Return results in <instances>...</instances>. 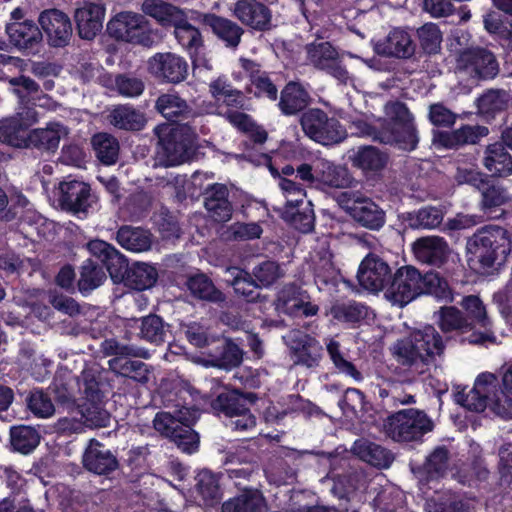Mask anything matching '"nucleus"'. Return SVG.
<instances>
[{
  "label": "nucleus",
  "instance_id": "6",
  "mask_svg": "<svg viewBox=\"0 0 512 512\" xmlns=\"http://www.w3.org/2000/svg\"><path fill=\"white\" fill-rule=\"evenodd\" d=\"M300 125L307 137L322 145L338 144L347 137L340 121L319 108L305 111L300 117Z\"/></svg>",
  "mask_w": 512,
  "mask_h": 512
},
{
  "label": "nucleus",
  "instance_id": "43",
  "mask_svg": "<svg viewBox=\"0 0 512 512\" xmlns=\"http://www.w3.org/2000/svg\"><path fill=\"white\" fill-rule=\"evenodd\" d=\"M28 125L23 123L20 114L7 120L0 126V142L17 148L29 147Z\"/></svg>",
  "mask_w": 512,
  "mask_h": 512
},
{
  "label": "nucleus",
  "instance_id": "56",
  "mask_svg": "<svg viewBox=\"0 0 512 512\" xmlns=\"http://www.w3.org/2000/svg\"><path fill=\"white\" fill-rule=\"evenodd\" d=\"M157 277V271L153 266L147 263L137 262L130 268L127 281L134 289L144 290L152 287Z\"/></svg>",
  "mask_w": 512,
  "mask_h": 512
},
{
  "label": "nucleus",
  "instance_id": "40",
  "mask_svg": "<svg viewBox=\"0 0 512 512\" xmlns=\"http://www.w3.org/2000/svg\"><path fill=\"white\" fill-rule=\"evenodd\" d=\"M118 243L126 250L144 252L151 248V234L140 227L123 226L117 232Z\"/></svg>",
  "mask_w": 512,
  "mask_h": 512
},
{
  "label": "nucleus",
  "instance_id": "55",
  "mask_svg": "<svg viewBox=\"0 0 512 512\" xmlns=\"http://www.w3.org/2000/svg\"><path fill=\"white\" fill-rule=\"evenodd\" d=\"M421 282V294H431L446 303L453 301L452 290L447 280L441 277L439 273L428 272L422 275Z\"/></svg>",
  "mask_w": 512,
  "mask_h": 512
},
{
  "label": "nucleus",
  "instance_id": "18",
  "mask_svg": "<svg viewBox=\"0 0 512 512\" xmlns=\"http://www.w3.org/2000/svg\"><path fill=\"white\" fill-rule=\"evenodd\" d=\"M59 203L74 214L86 212L92 203L90 186L82 181L69 180L59 183Z\"/></svg>",
  "mask_w": 512,
  "mask_h": 512
},
{
  "label": "nucleus",
  "instance_id": "44",
  "mask_svg": "<svg viewBox=\"0 0 512 512\" xmlns=\"http://www.w3.org/2000/svg\"><path fill=\"white\" fill-rule=\"evenodd\" d=\"M437 324L444 333H464L471 330V322L464 313L455 306H444L437 312Z\"/></svg>",
  "mask_w": 512,
  "mask_h": 512
},
{
  "label": "nucleus",
  "instance_id": "53",
  "mask_svg": "<svg viewBox=\"0 0 512 512\" xmlns=\"http://www.w3.org/2000/svg\"><path fill=\"white\" fill-rule=\"evenodd\" d=\"M311 267L316 283L328 284L337 276V269L332 261V254L324 248L312 256Z\"/></svg>",
  "mask_w": 512,
  "mask_h": 512
},
{
  "label": "nucleus",
  "instance_id": "34",
  "mask_svg": "<svg viewBox=\"0 0 512 512\" xmlns=\"http://www.w3.org/2000/svg\"><path fill=\"white\" fill-rule=\"evenodd\" d=\"M483 165L495 176L507 177L512 174V156L502 143H493L487 146Z\"/></svg>",
  "mask_w": 512,
  "mask_h": 512
},
{
  "label": "nucleus",
  "instance_id": "11",
  "mask_svg": "<svg viewBox=\"0 0 512 512\" xmlns=\"http://www.w3.org/2000/svg\"><path fill=\"white\" fill-rule=\"evenodd\" d=\"M278 312L292 317H311L318 313V305L311 302L309 293L295 284H286L275 300Z\"/></svg>",
  "mask_w": 512,
  "mask_h": 512
},
{
  "label": "nucleus",
  "instance_id": "31",
  "mask_svg": "<svg viewBox=\"0 0 512 512\" xmlns=\"http://www.w3.org/2000/svg\"><path fill=\"white\" fill-rule=\"evenodd\" d=\"M351 451L361 460L378 468H388L394 460L387 449L364 438L356 440Z\"/></svg>",
  "mask_w": 512,
  "mask_h": 512
},
{
  "label": "nucleus",
  "instance_id": "10",
  "mask_svg": "<svg viewBox=\"0 0 512 512\" xmlns=\"http://www.w3.org/2000/svg\"><path fill=\"white\" fill-rule=\"evenodd\" d=\"M422 274L412 266L399 268L385 291V297L394 305L404 306L421 295Z\"/></svg>",
  "mask_w": 512,
  "mask_h": 512
},
{
  "label": "nucleus",
  "instance_id": "48",
  "mask_svg": "<svg viewBox=\"0 0 512 512\" xmlns=\"http://www.w3.org/2000/svg\"><path fill=\"white\" fill-rule=\"evenodd\" d=\"M307 59L311 65L320 70L331 68L339 58L336 49L329 42H314L306 47Z\"/></svg>",
  "mask_w": 512,
  "mask_h": 512
},
{
  "label": "nucleus",
  "instance_id": "30",
  "mask_svg": "<svg viewBox=\"0 0 512 512\" xmlns=\"http://www.w3.org/2000/svg\"><path fill=\"white\" fill-rule=\"evenodd\" d=\"M141 11L164 28L172 27L174 22L179 21L185 12L180 7L165 0H143Z\"/></svg>",
  "mask_w": 512,
  "mask_h": 512
},
{
  "label": "nucleus",
  "instance_id": "24",
  "mask_svg": "<svg viewBox=\"0 0 512 512\" xmlns=\"http://www.w3.org/2000/svg\"><path fill=\"white\" fill-rule=\"evenodd\" d=\"M315 175L317 187L347 188L353 183L347 168L323 158L315 161Z\"/></svg>",
  "mask_w": 512,
  "mask_h": 512
},
{
  "label": "nucleus",
  "instance_id": "26",
  "mask_svg": "<svg viewBox=\"0 0 512 512\" xmlns=\"http://www.w3.org/2000/svg\"><path fill=\"white\" fill-rule=\"evenodd\" d=\"M411 336L427 366L434 363L436 356H441L444 353L445 343L433 326L429 325L416 330Z\"/></svg>",
  "mask_w": 512,
  "mask_h": 512
},
{
  "label": "nucleus",
  "instance_id": "41",
  "mask_svg": "<svg viewBox=\"0 0 512 512\" xmlns=\"http://www.w3.org/2000/svg\"><path fill=\"white\" fill-rule=\"evenodd\" d=\"M392 354L400 364L409 366L418 373H423L427 367L412 337L398 340L392 347Z\"/></svg>",
  "mask_w": 512,
  "mask_h": 512
},
{
  "label": "nucleus",
  "instance_id": "29",
  "mask_svg": "<svg viewBox=\"0 0 512 512\" xmlns=\"http://www.w3.org/2000/svg\"><path fill=\"white\" fill-rule=\"evenodd\" d=\"M488 133L489 130L485 126L464 125L453 131L440 132L437 142L445 148L456 149L463 145L475 144Z\"/></svg>",
  "mask_w": 512,
  "mask_h": 512
},
{
  "label": "nucleus",
  "instance_id": "35",
  "mask_svg": "<svg viewBox=\"0 0 512 512\" xmlns=\"http://www.w3.org/2000/svg\"><path fill=\"white\" fill-rule=\"evenodd\" d=\"M310 103V96L302 85L289 82L281 92L279 108L285 115H294Z\"/></svg>",
  "mask_w": 512,
  "mask_h": 512
},
{
  "label": "nucleus",
  "instance_id": "45",
  "mask_svg": "<svg viewBox=\"0 0 512 512\" xmlns=\"http://www.w3.org/2000/svg\"><path fill=\"white\" fill-rule=\"evenodd\" d=\"M108 363L112 371L124 377H129L143 384L150 380L151 371L148 365L141 361L114 357Z\"/></svg>",
  "mask_w": 512,
  "mask_h": 512
},
{
  "label": "nucleus",
  "instance_id": "5",
  "mask_svg": "<svg viewBox=\"0 0 512 512\" xmlns=\"http://www.w3.org/2000/svg\"><path fill=\"white\" fill-rule=\"evenodd\" d=\"M456 74L459 78L472 82L493 79L499 73L495 55L483 47H470L461 50L456 58Z\"/></svg>",
  "mask_w": 512,
  "mask_h": 512
},
{
  "label": "nucleus",
  "instance_id": "28",
  "mask_svg": "<svg viewBox=\"0 0 512 512\" xmlns=\"http://www.w3.org/2000/svg\"><path fill=\"white\" fill-rule=\"evenodd\" d=\"M69 129L61 123L51 122L44 128L29 132L28 145L40 150L55 152L61 139L68 136Z\"/></svg>",
  "mask_w": 512,
  "mask_h": 512
},
{
  "label": "nucleus",
  "instance_id": "33",
  "mask_svg": "<svg viewBox=\"0 0 512 512\" xmlns=\"http://www.w3.org/2000/svg\"><path fill=\"white\" fill-rule=\"evenodd\" d=\"M91 255L98 258L105 266L111 277L126 269L127 263L124 256L111 244L102 240H92L87 244Z\"/></svg>",
  "mask_w": 512,
  "mask_h": 512
},
{
  "label": "nucleus",
  "instance_id": "42",
  "mask_svg": "<svg viewBox=\"0 0 512 512\" xmlns=\"http://www.w3.org/2000/svg\"><path fill=\"white\" fill-rule=\"evenodd\" d=\"M108 120L111 125L124 130H140L146 123L144 115L129 105H118L114 107Z\"/></svg>",
  "mask_w": 512,
  "mask_h": 512
},
{
  "label": "nucleus",
  "instance_id": "49",
  "mask_svg": "<svg viewBox=\"0 0 512 512\" xmlns=\"http://www.w3.org/2000/svg\"><path fill=\"white\" fill-rule=\"evenodd\" d=\"M96 157L105 165L114 164L119 155L117 139L108 133H97L91 140Z\"/></svg>",
  "mask_w": 512,
  "mask_h": 512
},
{
  "label": "nucleus",
  "instance_id": "63",
  "mask_svg": "<svg viewBox=\"0 0 512 512\" xmlns=\"http://www.w3.org/2000/svg\"><path fill=\"white\" fill-rule=\"evenodd\" d=\"M12 86V93L16 95L20 102H33L38 94H41L40 86L27 76L13 77L8 80Z\"/></svg>",
  "mask_w": 512,
  "mask_h": 512
},
{
  "label": "nucleus",
  "instance_id": "57",
  "mask_svg": "<svg viewBox=\"0 0 512 512\" xmlns=\"http://www.w3.org/2000/svg\"><path fill=\"white\" fill-rule=\"evenodd\" d=\"M11 445L23 454L31 452L40 441L38 432L29 426L13 427L10 431Z\"/></svg>",
  "mask_w": 512,
  "mask_h": 512
},
{
  "label": "nucleus",
  "instance_id": "54",
  "mask_svg": "<svg viewBox=\"0 0 512 512\" xmlns=\"http://www.w3.org/2000/svg\"><path fill=\"white\" fill-rule=\"evenodd\" d=\"M105 280L106 273L103 268L88 259L81 267L80 278L78 280L79 291L82 294L89 293L99 287Z\"/></svg>",
  "mask_w": 512,
  "mask_h": 512
},
{
  "label": "nucleus",
  "instance_id": "27",
  "mask_svg": "<svg viewBox=\"0 0 512 512\" xmlns=\"http://www.w3.org/2000/svg\"><path fill=\"white\" fill-rule=\"evenodd\" d=\"M384 144L396 145L405 151L414 150L419 142L418 133L413 121L395 126H384L378 136Z\"/></svg>",
  "mask_w": 512,
  "mask_h": 512
},
{
  "label": "nucleus",
  "instance_id": "12",
  "mask_svg": "<svg viewBox=\"0 0 512 512\" xmlns=\"http://www.w3.org/2000/svg\"><path fill=\"white\" fill-rule=\"evenodd\" d=\"M246 398L237 391H225L217 396L214 407L231 418L229 425L244 432L255 429L256 418L244 406Z\"/></svg>",
  "mask_w": 512,
  "mask_h": 512
},
{
  "label": "nucleus",
  "instance_id": "16",
  "mask_svg": "<svg viewBox=\"0 0 512 512\" xmlns=\"http://www.w3.org/2000/svg\"><path fill=\"white\" fill-rule=\"evenodd\" d=\"M498 386L497 377L490 372L478 375L468 393L459 392L456 401L468 410L482 412L488 407L489 395Z\"/></svg>",
  "mask_w": 512,
  "mask_h": 512
},
{
  "label": "nucleus",
  "instance_id": "19",
  "mask_svg": "<svg viewBox=\"0 0 512 512\" xmlns=\"http://www.w3.org/2000/svg\"><path fill=\"white\" fill-rule=\"evenodd\" d=\"M104 17V5L94 2H84L74 13L79 36L87 40L95 38L103 28Z\"/></svg>",
  "mask_w": 512,
  "mask_h": 512
},
{
  "label": "nucleus",
  "instance_id": "3",
  "mask_svg": "<svg viewBox=\"0 0 512 512\" xmlns=\"http://www.w3.org/2000/svg\"><path fill=\"white\" fill-rule=\"evenodd\" d=\"M160 146L159 154L167 166L182 164L192 157L196 133L188 126L159 125L154 129Z\"/></svg>",
  "mask_w": 512,
  "mask_h": 512
},
{
  "label": "nucleus",
  "instance_id": "15",
  "mask_svg": "<svg viewBox=\"0 0 512 512\" xmlns=\"http://www.w3.org/2000/svg\"><path fill=\"white\" fill-rule=\"evenodd\" d=\"M39 23L51 46L64 47L69 43L72 24L64 12L58 9L46 10L40 14Z\"/></svg>",
  "mask_w": 512,
  "mask_h": 512
},
{
  "label": "nucleus",
  "instance_id": "38",
  "mask_svg": "<svg viewBox=\"0 0 512 512\" xmlns=\"http://www.w3.org/2000/svg\"><path fill=\"white\" fill-rule=\"evenodd\" d=\"M350 159L354 167L368 173L382 170L387 164L388 156L373 146H363Z\"/></svg>",
  "mask_w": 512,
  "mask_h": 512
},
{
  "label": "nucleus",
  "instance_id": "21",
  "mask_svg": "<svg viewBox=\"0 0 512 512\" xmlns=\"http://www.w3.org/2000/svg\"><path fill=\"white\" fill-rule=\"evenodd\" d=\"M83 466L89 472L106 475L118 467L116 456L103 444L91 439L82 457Z\"/></svg>",
  "mask_w": 512,
  "mask_h": 512
},
{
  "label": "nucleus",
  "instance_id": "7",
  "mask_svg": "<svg viewBox=\"0 0 512 512\" xmlns=\"http://www.w3.org/2000/svg\"><path fill=\"white\" fill-rule=\"evenodd\" d=\"M113 38L131 44L151 46V28L148 20L139 13L124 11L116 14L107 24Z\"/></svg>",
  "mask_w": 512,
  "mask_h": 512
},
{
  "label": "nucleus",
  "instance_id": "1",
  "mask_svg": "<svg viewBox=\"0 0 512 512\" xmlns=\"http://www.w3.org/2000/svg\"><path fill=\"white\" fill-rule=\"evenodd\" d=\"M512 249L509 232L499 226H487L477 231L467 242L469 262L481 272L502 264Z\"/></svg>",
  "mask_w": 512,
  "mask_h": 512
},
{
  "label": "nucleus",
  "instance_id": "62",
  "mask_svg": "<svg viewBox=\"0 0 512 512\" xmlns=\"http://www.w3.org/2000/svg\"><path fill=\"white\" fill-rule=\"evenodd\" d=\"M421 48L427 54H436L441 49L442 32L434 23H425L416 31Z\"/></svg>",
  "mask_w": 512,
  "mask_h": 512
},
{
  "label": "nucleus",
  "instance_id": "4",
  "mask_svg": "<svg viewBox=\"0 0 512 512\" xmlns=\"http://www.w3.org/2000/svg\"><path fill=\"white\" fill-rule=\"evenodd\" d=\"M383 428L385 434L392 440L410 442L419 440L431 432L434 423L424 411L409 408L388 416Z\"/></svg>",
  "mask_w": 512,
  "mask_h": 512
},
{
  "label": "nucleus",
  "instance_id": "36",
  "mask_svg": "<svg viewBox=\"0 0 512 512\" xmlns=\"http://www.w3.org/2000/svg\"><path fill=\"white\" fill-rule=\"evenodd\" d=\"M11 42L19 49H33L42 40L39 28L32 21L13 23L7 26Z\"/></svg>",
  "mask_w": 512,
  "mask_h": 512
},
{
  "label": "nucleus",
  "instance_id": "20",
  "mask_svg": "<svg viewBox=\"0 0 512 512\" xmlns=\"http://www.w3.org/2000/svg\"><path fill=\"white\" fill-rule=\"evenodd\" d=\"M416 45L408 31L395 28L388 35L375 43L376 53L383 56L408 59L415 53Z\"/></svg>",
  "mask_w": 512,
  "mask_h": 512
},
{
  "label": "nucleus",
  "instance_id": "60",
  "mask_svg": "<svg viewBox=\"0 0 512 512\" xmlns=\"http://www.w3.org/2000/svg\"><path fill=\"white\" fill-rule=\"evenodd\" d=\"M241 362V349L232 342H223L221 344V352L214 355L213 358L205 364L213 367L230 369L239 366Z\"/></svg>",
  "mask_w": 512,
  "mask_h": 512
},
{
  "label": "nucleus",
  "instance_id": "50",
  "mask_svg": "<svg viewBox=\"0 0 512 512\" xmlns=\"http://www.w3.org/2000/svg\"><path fill=\"white\" fill-rule=\"evenodd\" d=\"M326 350L335 369L339 373L351 377L356 382L363 380L361 372L351 361L345 358L338 341L333 338L328 339L326 342Z\"/></svg>",
  "mask_w": 512,
  "mask_h": 512
},
{
  "label": "nucleus",
  "instance_id": "47",
  "mask_svg": "<svg viewBox=\"0 0 512 512\" xmlns=\"http://www.w3.org/2000/svg\"><path fill=\"white\" fill-rule=\"evenodd\" d=\"M187 288L191 294L201 300L219 303L225 300L224 294L218 290L213 282L204 274L191 276L187 281Z\"/></svg>",
  "mask_w": 512,
  "mask_h": 512
},
{
  "label": "nucleus",
  "instance_id": "9",
  "mask_svg": "<svg viewBox=\"0 0 512 512\" xmlns=\"http://www.w3.org/2000/svg\"><path fill=\"white\" fill-rule=\"evenodd\" d=\"M283 340L289 348V355L293 365L313 369L319 366L322 359V345L314 337L299 331H289Z\"/></svg>",
  "mask_w": 512,
  "mask_h": 512
},
{
  "label": "nucleus",
  "instance_id": "14",
  "mask_svg": "<svg viewBox=\"0 0 512 512\" xmlns=\"http://www.w3.org/2000/svg\"><path fill=\"white\" fill-rule=\"evenodd\" d=\"M391 278L389 265L376 254H368L360 263L357 279L359 284L371 292L381 291Z\"/></svg>",
  "mask_w": 512,
  "mask_h": 512
},
{
  "label": "nucleus",
  "instance_id": "58",
  "mask_svg": "<svg viewBox=\"0 0 512 512\" xmlns=\"http://www.w3.org/2000/svg\"><path fill=\"white\" fill-rule=\"evenodd\" d=\"M331 314L339 321L356 323L368 317L369 309L361 303L351 301L334 305Z\"/></svg>",
  "mask_w": 512,
  "mask_h": 512
},
{
  "label": "nucleus",
  "instance_id": "64",
  "mask_svg": "<svg viewBox=\"0 0 512 512\" xmlns=\"http://www.w3.org/2000/svg\"><path fill=\"white\" fill-rule=\"evenodd\" d=\"M488 407L498 416L512 418V395L503 387H496L489 395Z\"/></svg>",
  "mask_w": 512,
  "mask_h": 512
},
{
  "label": "nucleus",
  "instance_id": "8",
  "mask_svg": "<svg viewBox=\"0 0 512 512\" xmlns=\"http://www.w3.org/2000/svg\"><path fill=\"white\" fill-rule=\"evenodd\" d=\"M82 381L83 383L79 387L83 393V403L79 409L85 427H107L110 422V414L104 408L103 395L97 381L88 379L86 375L82 376Z\"/></svg>",
  "mask_w": 512,
  "mask_h": 512
},
{
  "label": "nucleus",
  "instance_id": "22",
  "mask_svg": "<svg viewBox=\"0 0 512 512\" xmlns=\"http://www.w3.org/2000/svg\"><path fill=\"white\" fill-rule=\"evenodd\" d=\"M226 185L214 183L204 188V206L216 222H227L232 217V205L228 200Z\"/></svg>",
  "mask_w": 512,
  "mask_h": 512
},
{
  "label": "nucleus",
  "instance_id": "32",
  "mask_svg": "<svg viewBox=\"0 0 512 512\" xmlns=\"http://www.w3.org/2000/svg\"><path fill=\"white\" fill-rule=\"evenodd\" d=\"M155 109L170 121L188 119L195 114L187 101L173 92L161 94L156 100Z\"/></svg>",
  "mask_w": 512,
  "mask_h": 512
},
{
  "label": "nucleus",
  "instance_id": "39",
  "mask_svg": "<svg viewBox=\"0 0 512 512\" xmlns=\"http://www.w3.org/2000/svg\"><path fill=\"white\" fill-rule=\"evenodd\" d=\"M174 35L178 43L189 51L190 54L198 53L199 49L203 46V38L201 32L192 24L188 22L186 12L182 14L179 21L174 22Z\"/></svg>",
  "mask_w": 512,
  "mask_h": 512
},
{
  "label": "nucleus",
  "instance_id": "61",
  "mask_svg": "<svg viewBox=\"0 0 512 512\" xmlns=\"http://www.w3.org/2000/svg\"><path fill=\"white\" fill-rule=\"evenodd\" d=\"M255 63L250 60L243 61V67L251 71V83L255 87V94L257 96H265L271 100H276L278 90L272 83L270 78L259 70L254 71Z\"/></svg>",
  "mask_w": 512,
  "mask_h": 512
},
{
  "label": "nucleus",
  "instance_id": "37",
  "mask_svg": "<svg viewBox=\"0 0 512 512\" xmlns=\"http://www.w3.org/2000/svg\"><path fill=\"white\" fill-rule=\"evenodd\" d=\"M351 217L363 227L371 230H377L385 223L384 211L365 196L358 202Z\"/></svg>",
  "mask_w": 512,
  "mask_h": 512
},
{
  "label": "nucleus",
  "instance_id": "59",
  "mask_svg": "<svg viewBox=\"0 0 512 512\" xmlns=\"http://www.w3.org/2000/svg\"><path fill=\"white\" fill-rule=\"evenodd\" d=\"M424 472L429 479L443 477L449 469V451L445 447H437L427 457Z\"/></svg>",
  "mask_w": 512,
  "mask_h": 512
},
{
  "label": "nucleus",
  "instance_id": "52",
  "mask_svg": "<svg viewBox=\"0 0 512 512\" xmlns=\"http://www.w3.org/2000/svg\"><path fill=\"white\" fill-rule=\"evenodd\" d=\"M406 220L413 229H433L443 221V212L437 207L427 206L408 213Z\"/></svg>",
  "mask_w": 512,
  "mask_h": 512
},
{
  "label": "nucleus",
  "instance_id": "17",
  "mask_svg": "<svg viewBox=\"0 0 512 512\" xmlns=\"http://www.w3.org/2000/svg\"><path fill=\"white\" fill-rule=\"evenodd\" d=\"M233 16L243 25L257 31L271 28V10L262 2L256 0H238L232 8Z\"/></svg>",
  "mask_w": 512,
  "mask_h": 512
},
{
  "label": "nucleus",
  "instance_id": "23",
  "mask_svg": "<svg viewBox=\"0 0 512 512\" xmlns=\"http://www.w3.org/2000/svg\"><path fill=\"white\" fill-rule=\"evenodd\" d=\"M413 251L420 262L435 266L444 264L450 254L447 242L439 236L417 239L413 244Z\"/></svg>",
  "mask_w": 512,
  "mask_h": 512
},
{
  "label": "nucleus",
  "instance_id": "13",
  "mask_svg": "<svg viewBox=\"0 0 512 512\" xmlns=\"http://www.w3.org/2000/svg\"><path fill=\"white\" fill-rule=\"evenodd\" d=\"M148 72L155 78L168 83L177 84L188 75V63L174 53H156L147 61Z\"/></svg>",
  "mask_w": 512,
  "mask_h": 512
},
{
  "label": "nucleus",
  "instance_id": "51",
  "mask_svg": "<svg viewBox=\"0 0 512 512\" xmlns=\"http://www.w3.org/2000/svg\"><path fill=\"white\" fill-rule=\"evenodd\" d=\"M459 305L464 310V315L468 318V322H471V328L474 325L484 328L490 327L491 321L486 306L479 296L467 295L462 298Z\"/></svg>",
  "mask_w": 512,
  "mask_h": 512
},
{
  "label": "nucleus",
  "instance_id": "2",
  "mask_svg": "<svg viewBox=\"0 0 512 512\" xmlns=\"http://www.w3.org/2000/svg\"><path fill=\"white\" fill-rule=\"evenodd\" d=\"M196 419V410L182 407L174 414L158 412L153 420V426L157 432L173 441L182 451L192 453L199 444V436L191 428Z\"/></svg>",
  "mask_w": 512,
  "mask_h": 512
},
{
  "label": "nucleus",
  "instance_id": "46",
  "mask_svg": "<svg viewBox=\"0 0 512 512\" xmlns=\"http://www.w3.org/2000/svg\"><path fill=\"white\" fill-rule=\"evenodd\" d=\"M222 512H266L264 498L258 491H245L222 505Z\"/></svg>",
  "mask_w": 512,
  "mask_h": 512
},
{
  "label": "nucleus",
  "instance_id": "25",
  "mask_svg": "<svg viewBox=\"0 0 512 512\" xmlns=\"http://www.w3.org/2000/svg\"><path fill=\"white\" fill-rule=\"evenodd\" d=\"M197 19L208 25L227 47L236 48L240 44L244 29L232 20L210 13L198 14Z\"/></svg>",
  "mask_w": 512,
  "mask_h": 512
}]
</instances>
